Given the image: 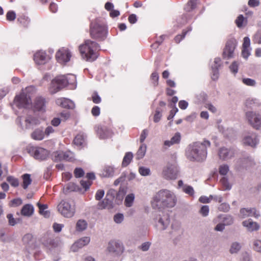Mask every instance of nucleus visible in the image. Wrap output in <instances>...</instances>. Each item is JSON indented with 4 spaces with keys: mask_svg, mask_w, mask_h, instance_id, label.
<instances>
[{
    "mask_svg": "<svg viewBox=\"0 0 261 261\" xmlns=\"http://www.w3.org/2000/svg\"><path fill=\"white\" fill-rule=\"evenodd\" d=\"M177 199L174 193L167 189L158 191L153 196L151 206L154 210L161 211L166 207H173Z\"/></svg>",
    "mask_w": 261,
    "mask_h": 261,
    "instance_id": "f257e3e1",
    "label": "nucleus"
},
{
    "mask_svg": "<svg viewBox=\"0 0 261 261\" xmlns=\"http://www.w3.org/2000/svg\"><path fill=\"white\" fill-rule=\"evenodd\" d=\"M211 146L208 140L196 142L190 145L186 151L187 158L191 161L202 162L207 156V148Z\"/></svg>",
    "mask_w": 261,
    "mask_h": 261,
    "instance_id": "f03ea898",
    "label": "nucleus"
},
{
    "mask_svg": "<svg viewBox=\"0 0 261 261\" xmlns=\"http://www.w3.org/2000/svg\"><path fill=\"white\" fill-rule=\"evenodd\" d=\"M99 46L98 44L93 41L87 40L85 44L79 46L80 52L83 58L88 61H94L97 58L96 51L98 49Z\"/></svg>",
    "mask_w": 261,
    "mask_h": 261,
    "instance_id": "7ed1b4c3",
    "label": "nucleus"
},
{
    "mask_svg": "<svg viewBox=\"0 0 261 261\" xmlns=\"http://www.w3.org/2000/svg\"><path fill=\"white\" fill-rule=\"evenodd\" d=\"M58 212L64 217H72L75 212L74 205L67 200H62L57 206Z\"/></svg>",
    "mask_w": 261,
    "mask_h": 261,
    "instance_id": "20e7f679",
    "label": "nucleus"
},
{
    "mask_svg": "<svg viewBox=\"0 0 261 261\" xmlns=\"http://www.w3.org/2000/svg\"><path fill=\"white\" fill-rule=\"evenodd\" d=\"M69 83L67 76L60 75L52 80L49 87V91L51 94L56 93L67 86Z\"/></svg>",
    "mask_w": 261,
    "mask_h": 261,
    "instance_id": "39448f33",
    "label": "nucleus"
},
{
    "mask_svg": "<svg viewBox=\"0 0 261 261\" xmlns=\"http://www.w3.org/2000/svg\"><path fill=\"white\" fill-rule=\"evenodd\" d=\"M246 119L248 123L254 129L259 130L261 128V115L255 112L249 111L245 113Z\"/></svg>",
    "mask_w": 261,
    "mask_h": 261,
    "instance_id": "423d86ee",
    "label": "nucleus"
},
{
    "mask_svg": "<svg viewBox=\"0 0 261 261\" xmlns=\"http://www.w3.org/2000/svg\"><path fill=\"white\" fill-rule=\"evenodd\" d=\"M178 174V169L175 164L168 163L162 171V175L166 179L174 180L177 178Z\"/></svg>",
    "mask_w": 261,
    "mask_h": 261,
    "instance_id": "0eeeda50",
    "label": "nucleus"
},
{
    "mask_svg": "<svg viewBox=\"0 0 261 261\" xmlns=\"http://www.w3.org/2000/svg\"><path fill=\"white\" fill-rule=\"evenodd\" d=\"M14 104L18 108H28L31 106L32 100L30 94L23 91L15 97Z\"/></svg>",
    "mask_w": 261,
    "mask_h": 261,
    "instance_id": "6e6552de",
    "label": "nucleus"
},
{
    "mask_svg": "<svg viewBox=\"0 0 261 261\" xmlns=\"http://www.w3.org/2000/svg\"><path fill=\"white\" fill-rule=\"evenodd\" d=\"M28 153L36 160L39 161L45 160L48 156V151L42 147L31 146L28 149Z\"/></svg>",
    "mask_w": 261,
    "mask_h": 261,
    "instance_id": "1a4fd4ad",
    "label": "nucleus"
},
{
    "mask_svg": "<svg viewBox=\"0 0 261 261\" xmlns=\"http://www.w3.org/2000/svg\"><path fill=\"white\" fill-rule=\"evenodd\" d=\"M237 45V41L234 38H231L227 40L222 54L224 59H228L233 57L234 51Z\"/></svg>",
    "mask_w": 261,
    "mask_h": 261,
    "instance_id": "9d476101",
    "label": "nucleus"
},
{
    "mask_svg": "<svg viewBox=\"0 0 261 261\" xmlns=\"http://www.w3.org/2000/svg\"><path fill=\"white\" fill-rule=\"evenodd\" d=\"M106 34V29L104 25L97 22L91 23L90 35L95 39H103Z\"/></svg>",
    "mask_w": 261,
    "mask_h": 261,
    "instance_id": "9b49d317",
    "label": "nucleus"
},
{
    "mask_svg": "<svg viewBox=\"0 0 261 261\" xmlns=\"http://www.w3.org/2000/svg\"><path fill=\"white\" fill-rule=\"evenodd\" d=\"M123 244L119 241L112 240L108 243L107 248V251L111 254L119 255L123 251Z\"/></svg>",
    "mask_w": 261,
    "mask_h": 261,
    "instance_id": "f8f14e48",
    "label": "nucleus"
},
{
    "mask_svg": "<svg viewBox=\"0 0 261 261\" xmlns=\"http://www.w3.org/2000/svg\"><path fill=\"white\" fill-rule=\"evenodd\" d=\"M71 56V54L68 49L65 47L59 49L56 54L57 61L61 64H64L69 61Z\"/></svg>",
    "mask_w": 261,
    "mask_h": 261,
    "instance_id": "ddd939ff",
    "label": "nucleus"
},
{
    "mask_svg": "<svg viewBox=\"0 0 261 261\" xmlns=\"http://www.w3.org/2000/svg\"><path fill=\"white\" fill-rule=\"evenodd\" d=\"M235 155V150L232 148L222 147L219 148L218 155L219 159L223 161H227L233 158Z\"/></svg>",
    "mask_w": 261,
    "mask_h": 261,
    "instance_id": "4468645a",
    "label": "nucleus"
},
{
    "mask_svg": "<svg viewBox=\"0 0 261 261\" xmlns=\"http://www.w3.org/2000/svg\"><path fill=\"white\" fill-rule=\"evenodd\" d=\"M240 216L242 218L252 216L258 218L260 216V214L255 207L242 208L240 210Z\"/></svg>",
    "mask_w": 261,
    "mask_h": 261,
    "instance_id": "2eb2a0df",
    "label": "nucleus"
},
{
    "mask_svg": "<svg viewBox=\"0 0 261 261\" xmlns=\"http://www.w3.org/2000/svg\"><path fill=\"white\" fill-rule=\"evenodd\" d=\"M49 59L45 51L40 50L36 52L34 55V60L36 64L43 65L45 64Z\"/></svg>",
    "mask_w": 261,
    "mask_h": 261,
    "instance_id": "dca6fc26",
    "label": "nucleus"
},
{
    "mask_svg": "<svg viewBox=\"0 0 261 261\" xmlns=\"http://www.w3.org/2000/svg\"><path fill=\"white\" fill-rule=\"evenodd\" d=\"M96 131L101 139H107L112 136L111 130L106 126L98 125L96 127Z\"/></svg>",
    "mask_w": 261,
    "mask_h": 261,
    "instance_id": "f3484780",
    "label": "nucleus"
},
{
    "mask_svg": "<svg viewBox=\"0 0 261 261\" xmlns=\"http://www.w3.org/2000/svg\"><path fill=\"white\" fill-rule=\"evenodd\" d=\"M258 142L257 136L255 134H252L251 136H246L243 140V143L244 144L251 147H255Z\"/></svg>",
    "mask_w": 261,
    "mask_h": 261,
    "instance_id": "a211bd4d",
    "label": "nucleus"
},
{
    "mask_svg": "<svg viewBox=\"0 0 261 261\" xmlns=\"http://www.w3.org/2000/svg\"><path fill=\"white\" fill-rule=\"evenodd\" d=\"M214 222L215 223H217L218 222H221L225 225H230L233 223V218L230 215H220L214 219Z\"/></svg>",
    "mask_w": 261,
    "mask_h": 261,
    "instance_id": "6ab92c4d",
    "label": "nucleus"
},
{
    "mask_svg": "<svg viewBox=\"0 0 261 261\" xmlns=\"http://www.w3.org/2000/svg\"><path fill=\"white\" fill-rule=\"evenodd\" d=\"M34 107L37 111H44L46 107L45 99L41 96L37 97L34 101Z\"/></svg>",
    "mask_w": 261,
    "mask_h": 261,
    "instance_id": "aec40b11",
    "label": "nucleus"
},
{
    "mask_svg": "<svg viewBox=\"0 0 261 261\" xmlns=\"http://www.w3.org/2000/svg\"><path fill=\"white\" fill-rule=\"evenodd\" d=\"M90 241V238L88 237L82 238L73 244L71 247V249L73 251H76L78 248H81L88 244Z\"/></svg>",
    "mask_w": 261,
    "mask_h": 261,
    "instance_id": "412c9836",
    "label": "nucleus"
},
{
    "mask_svg": "<svg viewBox=\"0 0 261 261\" xmlns=\"http://www.w3.org/2000/svg\"><path fill=\"white\" fill-rule=\"evenodd\" d=\"M243 226L247 228L249 231H256L259 229V225L255 222H253L252 219H249L242 222Z\"/></svg>",
    "mask_w": 261,
    "mask_h": 261,
    "instance_id": "4be33fe9",
    "label": "nucleus"
},
{
    "mask_svg": "<svg viewBox=\"0 0 261 261\" xmlns=\"http://www.w3.org/2000/svg\"><path fill=\"white\" fill-rule=\"evenodd\" d=\"M56 103L63 108L71 109H73L75 107V105L72 101L65 98H61L57 99Z\"/></svg>",
    "mask_w": 261,
    "mask_h": 261,
    "instance_id": "5701e85b",
    "label": "nucleus"
},
{
    "mask_svg": "<svg viewBox=\"0 0 261 261\" xmlns=\"http://www.w3.org/2000/svg\"><path fill=\"white\" fill-rule=\"evenodd\" d=\"M156 220L158 221L156 225L159 227V229L161 230H165L170 223V220L167 216H163L162 217H159V219L156 218Z\"/></svg>",
    "mask_w": 261,
    "mask_h": 261,
    "instance_id": "b1692460",
    "label": "nucleus"
},
{
    "mask_svg": "<svg viewBox=\"0 0 261 261\" xmlns=\"http://www.w3.org/2000/svg\"><path fill=\"white\" fill-rule=\"evenodd\" d=\"M116 169L113 166H105L101 171V175L103 177H112L115 175Z\"/></svg>",
    "mask_w": 261,
    "mask_h": 261,
    "instance_id": "393cba45",
    "label": "nucleus"
},
{
    "mask_svg": "<svg viewBox=\"0 0 261 261\" xmlns=\"http://www.w3.org/2000/svg\"><path fill=\"white\" fill-rule=\"evenodd\" d=\"M113 207V202L111 201L106 197L102 201L98 202L97 204V208L99 210H102L105 208L110 209Z\"/></svg>",
    "mask_w": 261,
    "mask_h": 261,
    "instance_id": "a878e982",
    "label": "nucleus"
},
{
    "mask_svg": "<svg viewBox=\"0 0 261 261\" xmlns=\"http://www.w3.org/2000/svg\"><path fill=\"white\" fill-rule=\"evenodd\" d=\"M25 122L26 123V128H30L32 126L38 125L40 123L39 120L35 117L31 115H28L25 118Z\"/></svg>",
    "mask_w": 261,
    "mask_h": 261,
    "instance_id": "bb28decb",
    "label": "nucleus"
},
{
    "mask_svg": "<svg viewBox=\"0 0 261 261\" xmlns=\"http://www.w3.org/2000/svg\"><path fill=\"white\" fill-rule=\"evenodd\" d=\"M34 213V207L32 204H25L22 208L21 214L22 215L27 217L31 216Z\"/></svg>",
    "mask_w": 261,
    "mask_h": 261,
    "instance_id": "cd10ccee",
    "label": "nucleus"
},
{
    "mask_svg": "<svg viewBox=\"0 0 261 261\" xmlns=\"http://www.w3.org/2000/svg\"><path fill=\"white\" fill-rule=\"evenodd\" d=\"M44 132L41 129H36L31 134L32 138L36 140H41L44 138Z\"/></svg>",
    "mask_w": 261,
    "mask_h": 261,
    "instance_id": "c85d7f7f",
    "label": "nucleus"
},
{
    "mask_svg": "<svg viewBox=\"0 0 261 261\" xmlns=\"http://www.w3.org/2000/svg\"><path fill=\"white\" fill-rule=\"evenodd\" d=\"M88 226L87 222L83 219L79 220L76 224V230L77 231H83L86 229Z\"/></svg>",
    "mask_w": 261,
    "mask_h": 261,
    "instance_id": "c756f323",
    "label": "nucleus"
},
{
    "mask_svg": "<svg viewBox=\"0 0 261 261\" xmlns=\"http://www.w3.org/2000/svg\"><path fill=\"white\" fill-rule=\"evenodd\" d=\"M241 248L242 246L240 243L234 242L231 244L229 251L232 254H237L240 251Z\"/></svg>",
    "mask_w": 261,
    "mask_h": 261,
    "instance_id": "7c9ffc66",
    "label": "nucleus"
},
{
    "mask_svg": "<svg viewBox=\"0 0 261 261\" xmlns=\"http://www.w3.org/2000/svg\"><path fill=\"white\" fill-rule=\"evenodd\" d=\"M236 24L239 28H242L247 23V19L243 15H239L235 20Z\"/></svg>",
    "mask_w": 261,
    "mask_h": 261,
    "instance_id": "2f4dec72",
    "label": "nucleus"
},
{
    "mask_svg": "<svg viewBox=\"0 0 261 261\" xmlns=\"http://www.w3.org/2000/svg\"><path fill=\"white\" fill-rule=\"evenodd\" d=\"M183 229L180 227H178L177 229H174L172 226V230L170 232L171 234L172 237H176L175 240L179 241L181 238V236L183 234Z\"/></svg>",
    "mask_w": 261,
    "mask_h": 261,
    "instance_id": "473e14b6",
    "label": "nucleus"
},
{
    "mask_svg": "<svg viewBox=\"0 0 261 261\" xmlns=\"http://www.w3.org/2000/svg\"><path fill=\"white\" fill-rule=\"evenodd\" d=\"M133 158V154L131 152H127L125 153L122 162V167L127 166L131 162Z\"/></svg>",
    "mask_w": 261,
    "mask_h": 261,
    "instance_id": "72a5a7b5",
    "label": "nucleus"
},
{
    "mask_svg": "<svg viewBox=\"0 0 261 261\" xmlns=\"http://www.w3.org/2000/svg\"><path fill=\"white\" fill-rule=\"evenodd\" d=\"M86 136L84 134H79L76 136L73 142L77 146H83L85 142Z\"/></svg>",
    "mask_w": 261,
    "mask_h": 261,
    "instance_id": "f704fd0d",
    "label": "nucleus"
},
{
    "mask_svg": "<svg viewBox=\"0 0 261 261\" xmlns=\"http://www.w3.org/2000/svg\"><path fill=\"white\" fill-rule=\"evenodd\" d=\"M146 145L145 144L142 143L141 145L136 154V158L138 160L142 159L144 156L146 151Z\"/></svg>",
    "mask_w": 261,
    "mask_h": 261,
    "instance_id": "c9c22d12",
    "label": "nucleus"
},
{
    "mask_svg": "<svg viewBox=\"0 0 261 261\" xmlns=\"http://www.w3.org/2000/svg\"><path fill=\"white\" fill-rule=\"evenodd\" d=\"M22 177L23 179L22 186L23 189H26L32 182L30 174L27 173L24 174L22 176Z\"/></svg>",
    "mask_w": 261,
    "mask_h": 261,
    "instance_id": "e433bc0d",
    "label": "nucleus"
},
{
    "mask_svg": "<svg viewBox=\"0 0 261 261\" xmlns=\"http://www.w3.org/2000/svg\"><path fill=\"white\" fill-rule=\"evenodd\" d=\"M37 206L39 209L40 214L43 215L45 217H48L49 216V212L46 210L47 208L46 204H41L40 203H37Z\"/></svg>",
    "mask_w": 261,
    "mask_h": 261,
    "instance_id": "4c0bfd02",
    "label": "nucleus"
},
{
    "mask_svg": "<svg viewBox=\"0 0 261 261\" xmlns=\"http://www.w3.org/2000/svg\"><path fill=\"white\" fill-rule=\"evenodd\" d=\"M135 199V195L133 193L128 194L124 200V203L126 206L130 207L133 203Z\"/></svg>",
    "mask_w": 261,
    "mask_h": 261,
    "instance_id": "58836bf2",
    "label": "nucleus"
},
{
    "mask_svg": "<svg viewBox=\"0 0 261 261\" xmlns=\"http://www.w3.org/2000/svg\"><path fill=\"white\" fill-rule=\"evenodd\" d=\"M52 160L55 162L63 161V151H56L51 154Z\"/></svg>",
    "mask_w": 261,
    "mask_h": 261,
    "instance_id": "ea45409f",
    "label": "nucleus"
},
{
    "mask_svg": "<svg viewBox=\"0 0 261 261\" xmlns=\"http://www.w3.org/2000/svg\"><path fill=\"white\" fill-rule=\"evenodd\" d=\"M220 182L223 186V190H229L231 188V185L229 184L228 179L223 177L220 179Z\"/></svg>",
    "mask_w": 261,
    "mask_h": 261,
    "instance_id": "a19ab883",
    "label": "nucleus"
},
{
    "mask_svg": "<svg viewBox=\"0 0 261 261\" xmlns=\"http://www.w3.org/2000/svg\"><path fill=\"white\" fill-rule=\"evenodd\" d=\"M74 155L73 152L68 151L66 152L63 151V161H72L74 160Z\"/></svg>",
    "mask_w": 261,
    "mask_h": 261,
    "instance_id": "79ce46f5",
    "label": "nucleus"
},
{
    "mask_svg": "<svg viewBox=\"0 0 261 261\" xmlns=\"http://www.w3.org/2000/svg\"><path fill=\"white\" fill-rule=\"evenodd\" d=\"M22 242L26 245L30 246L33 242V236L32 234L27 233L22 238Z\"/></svg>",
    "mask_w": 261,
    "mask_h": 261,
    "instance_id": "37998d69",
    "label": "nucleus"
},
{
    "mask_svg": "<svg viewBox=\"0 0 261 261\" xmlns=\"http://www.w3.org/2000/svg\"><path fill=\"white\" fill-rule=\"evenodd\" d=\"M7 180L12 187H17L19 186V182L18 179L12 176H8Z\"/></svg>",
    "mask_w": 261,
    "mask_h": 261,
    "instance_id": "c03bdc74",
    "label": "nucleus"
},
{
    "mask_svg": "<svg viewBox=\"0 0 261 261\" xmlns=\"http://www.w3.org/2000/svg\"><path fill=\"white\" fill-rule=\"evenodd\" d=\"M191 31V28H189L187 31L184 30L181 35H178L175 37L174 40L175 42L177 43H179L181 41V40H182L185 38L187 33Z\"/></svg>",
    "mask_w": 261,
    "mask_h": 261,
    "instance_id": "a18cd8bd",
    "label": "nucleus"
},
{
    "mask_svg": "<svg viewBox=\"0 0 261 261\" xmlns=\"http://www.w3.org/2000/svg\"><path fill=\"white\" fill-rule=\"evenodd\" d=\"M182 190L185 193L190 196H193L194 194V190L192 187H191V186L185 185V186L183 187Z\"/></svg>",
    "mask_w": 261,
    "mask_h": 261,
    "instance_id": "49530a36",
    "label": "nucleus"
},
{
    "mask_svg": "<svg viewBox=\"0 0 261 261\" xmlns=\"http://www.w3.org/2000/svg\"><path fill=\"white\" fill-rule=\"evenodd\" d=\"M253 249L260 253H261V240H256L253 242Z\"/></svg>",
    "mask_w": 261,
    "mask_h": 261,
    "instance_id": "de8ad7c7",
    "label": "nucleus"
},
{
    "mask_svg": "<svg viewBox=\"0 0 261 261\" xmlns=\"http://www.w3.org/2000/svg\"><path fill=\"white\" fill-rule=\"evenodd\" d=\"M116 194L117 192L115 190L113 189H110L108 191L106 197L109 200L113 202V200L115 198Z\"/></svg>",
    "mask_w": 261,
    "mask_h": 261,
    "instance_id": "09e8293b",
    "label": "nucleus"
},
{
    "mask_svg": "<svg viewBox=\"0 0 261 261\" xmlns=\"http://www.w3.org/2000/svg\"><path fill=\"white\" fill-rule=\"evenodd\" d=\"M170 107L172 108V110L170 111V114L168 116L167 119L168 120L172 119L175 114L178 112V109L176 107L175 105H172V103H171Z\"/></svg>",
    "mask_w": 261,
    "mask_h": 261,
    "instance_id": "8fccbe9b",
    "label": "nucleus"
},
{
    "mask_svg": "<svg viewBox=\"0 0 261 261\" xmlns=\"http://www.w3.org/2000/svg\"><path fill=\"white\" fill-rule=\"evenodd\" d=\"M139 172L142 176H147L150 174V170L149 168L145 167H140L139 168Z\"/></svg>",
    "mask_w": 261,
    "mask_h": 261,
    "instance_id": "3c124183",
    "label": "nucleus"
},
{
    "mask_svg": "<svg viewBox=\"0 0 261 261\" xmlns=\"http://www.w3.org/2000/svg\"><path fill=\"white\" fill-rule=\"evenodd\" d=\"M219 170L221 175H225L229 171V167L227 165H223L220 166Z\"/></svg>",
    "mask_w": 261,
    "mask_h": 261,
    "instance_id": "603ef678",
    "label": "nucleus"
},
{
    "mask_svg": "<svg viewBox=\"0 0 261 261\" xmlns=\"http://www.w3.org/2000/svg\"><path fill=\"white\" fill-rule=\"evenodd\" d=\"M181 139L180 134L178 132L176 133L174 136H173L171 139V142L173 143V144H178L180 142Z\"/></svg>",
    "mask_w": 261,
    "mask_h": 261,
    "instance_id": "864d4df0",
    "label": "nucleus"
},
{
    "mask_svg": "<svg viewBox=\"0 0 261 261\" xmlns=\"http://www.w3.org/2000/svg\"><path fill=\"white\" fill-rule=\"evenodd\" d=\"M242 81L244 84L249 86H254L256 84L255 80L249 78H244Z\"/></svg>",
    "mask_w": 261,
    "mask_h": 261,
    "instance_id": "5fc2aeb1",
    "label": "nucleus"
},
{
    "mask_svg": "<svg viewBox=\"0 0 261 261\" xmlns=\"http://www.w3.org/2000/svg\"><path fill=\"white\" fill-rule=\"evenodd\" d=\"M159 74L156 72H153L151 75V80L154 86H156L158 85Z\"/></svg>",
    "mask_w": 261,
    "mask_h": 261,
    "instance_id": "6e6d98bb",
    "label": "nucleus"
},
{
    "mask_svg": "<svg viewBox=\"0 0 261 261\" xmlns=\"http://www.w3.org/2000/svg\"><path fill=\"white\" fill-rule=\"evenodd\" d=\"M196 6V2L195 0H190L188 4L185 9L187 11H190L191 10H193Z\"/></svg>",
    "mask_w": 261,
    "mask_h": 261,
    "instance_id": "4d7b16f0",
    "label": "nucleus"
},
{
    "mask_svg": "<svg viewBox=\"0 0 261 261\" xmlns=\"http://www.w3.org/2000/svg\"><path fill=\"white\" fill-rule=\"evenodd\" d=\"M81 185L83 188L85 189V191H87L91 186L92 182L89 181L88 179L85 180L84 179L81 180Z\"/></svg>",
    "mask_w": 261,
    "mask_h": 261,
    "instance_id": "13d9d810",
    "label": "nucleus"
},
{
    "mask_svg": "<svg viewBox=\"0 0 261 261\" xmlns=\"http://www.w3.org/2000/svg\"><path fill=\"white\" fill-rule=\"evenodd\" d=\"M219 68L218 67H212V79L213 80H217L218 79V75H219V71H218Z\"/></svg>",
    "mask_w": 261,
    "mask_h": 261,
    "instance_id": "bf43d9fd",
    "label": "nucleus"
},
{
    "mask_svg": "<svg viewBox=\"0 0 261 261\" xmlns=\"http://www.w3.org/2000/svg\"><path fill=\"white\" fill-rule=\"evenodd\" d=\"M218 209L220 211L227 212L229 211L230 209V206L228 203H222L219 206Z\"/></svg>",
    "mask_w": 261,
    "mask_h": 261,
    "instance_id": "052dcab7",
    "label": "nucleus"
},
{
    "mask_svg": "<svg viewBox=\"0 0 261 261\" xmlns=\"http://www.w3.org/2000/svg\"><path fill=\"white\" fill-rule=\"evenodd\" d=\"M199 213L202 215L203 217H206L208 215L209 213V207L208 205H203Z\"/></svg>",
    "mask_w": 261,
    "mask_h": 261,
    "instance_id": "680f3d73",
    "label": "nucleus"
},
{
    "mask_svg": "<svg viewBox=\"0 0 261 261\" xmlns=\"http://www.w3.org/2000/svg\"><path fill=\"white\" fill-rule=\"evenodd\" d=\"M213 195H210L208 197L205 196H202L199 198V201L203 203H207L210 202L211 200L213 199Z\"/></svg>",
    "mask_w": 261,
    "mask_h": 261,
    "instance_id": "e2e57ef3",
    "label": "nucleus"
},
{
    "mask_svg": "<svg viewBox=\"0 0 261 261\" xmlns=\"http://www.w3.org/2000/svg\"><path fill=\"white\" fill-rule=\"evenodd\" d=\"M74 176L76 178L82 177L84 175V170L81 168H76L74 171Z\"/></svg>",
    "mask_w": 261,
    "mask_h": 261,
    "instance_id": "0e129e2a",
    "label": "nucleus"
},
{
    "mask_svg": "<svg viewBox=\"0 0 261 261\" xmlns=\"http://www.w3.org/2000/svg\"><path fill=\"white\" fill-rule=\"evenodd\" d=\"M92 99L94 103H99L101 102V98L97 92H94L92 95Z\"/></svg>",
    "mask_w": 261,
    "mask_h": 261,
    "instance_id": "69168bd1",
    "label": "nucleus"
},
{
    "mask_svg": "<svg viewBox=\"0 0 261 261\" xmlns=\"http://www.w3.org/2000/svg\"><path fill=\"white\" fill-rule=\"evenodd\" d=\"M250 48H242V55L244 58L248 59V57L250 55Z\"/></svg>",
    "mask_w": 261,
    "mask_h": 261,
    "instance_id": "338daca9",
    "label": "nucleus"
},
{
    "mask_svg": "<svg viewBox=\"0 0 261 261\" xmlns=\"http://www.w3.org/2000/svg\"><path fill=\"white\" fill-rule=\"evenodd\" d=\"M123 219L124 217L122 214H117L114 217V220L117 223H121L123 221Z\"/></svg>",
    "mask_w": 261,
    "mask_h": 261,
    "instance_id": "774afa93",
    "label": "nucleus"
}]
</instances>
